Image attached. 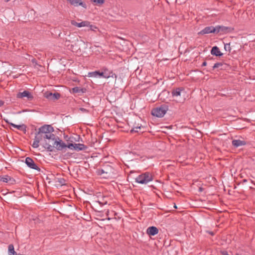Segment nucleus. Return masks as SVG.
I'll return each instance as SVG.
<instances>
[{
  "mask_svg": "<svg viewBox=\"0 0 255 255\" xmlns=\"http://www.w3.org/2000/svg\"><path fill=\"white\" fill-rule=\"evenodd\" d=\"M53 131V128L51 126L45 125L39 128L38 131L36 133L44 142L49 139H53L55 137V135L52 133Z\"/></svg>",
  "mask_w": 255,
  "mask_h": 255,
  "instance_id": "1",
  "label": "nucleus"
},
{
  "mask_svg": "<svg viewBox=\"0 0 255 255\" xmlns=\"http://www.w3.org/2000/svg\"><path fill=\"white\" fill-rule=\"evenodd\" d=\"M153 176L151 173L146 172L138 175L135 178V181L138 183L141 184H146L148 182L152 181Z\"/></svg>",
  "mask_w": 255,
  "mask_h": 255,
  "instance_id": "2",
  "label": "nucleus"
},
{
  "mask_svg": "<svg viewBox=\"0 0 255 255\" xmlns=\"http://www.w3.org/2000/svg\"><path fill=\"white\" fill-rule=\"evenodd\" d=\"M168 110L167 105L163 104L160 107H156L152 109L151 114L153 116L158 118H162L166 114Z\"/></svg>",
  "mask_w": 255,
  "mask_h": 255,
  "instance_id": "3",
  "label": "nucleus"
},
{
  "mask_svg": "<svg viewBox=\"0 0 255 255\" xmlns=\"http://www.w3.org/2000/svg\"><path fill=\"white\" fill-rule=\"evenodd\" d=\"M56 136L55 135V137L53 138V139H48L42 143L43 146L48 151H53V146L54 145V142L56 140Z\"/></svg>",
  "mask_w": 255,
  "mask_h": 255,
  "instance_id": "4",
  "label": "nucleus"
},
{
  "mask_svg": "<svg viewBox=\"0 0 255 255\" xmlns=\"http://www.w3.org/2000/svg\"><path fill=\"white\" fill-rule=\"evenodd\" d=\"M25 163L27 166L31 169H35L38 171H40V168L34 162V160L30 157H27L25 158Z\"/></svg>",
  "mask_w": 255,
  "mask_h": 255,
  "instance_id": "5",
  "label": "nucleus"
},
{
  "mask_svg": "<svg viewBox=\"0 0 255 255\" xmlns=\"http://www.w3.org/2000/svg\"><path fill=\"white\" fill-rule=\"evenodd\" d=\"M53 149L55 148L57 150H62L67 147V145L58 136L56 137Z\"/></svg>",
  "mask_w": 255,
  "mask_h": 255,
  "instance_id": "6",
  "label": "nucleus"
},
{
  "mask_svg": "<svg viewBox=\"0 0 255 255\" xmlns=\"http://www.w3.org/2000/svg\"><path fill=\"white\" fill-rule=\"evenodd\" d=\"M26 97L27 100L31 101L33 99L32 95L28 91H24L22 92H18L16 95L18 99H22Z\"/></svg>",
  "mask_w": 255,
  "mask_h": 255,
  "instance_id": "7",
  "label": "nucleus"
},
{
  "mask_svg": "<svg viewBox=\"0 0 255 255\" xmlns=\"http://www.w3.org/2000/svg\"><path fill=\"white\" fill-rule=\"evenodd\" d=\"M216 27L212 26L205 27L203 29L198 32L199 35H204L209 33H216Z\"/></svg>",
  "mask_w": 255,
  "mask_h": 255,
  "instance_id": "8",
  "label": "nucleus"
},
{
  "mask_svg": "<svg viewBox=\"0 0 255 255\" xmlns=\"http://www.w3.org/2000/svg\"><path fill=\"white\" fill-rule=\"evenodd\" d=\"M4 121L7 124H9L10 126H11L12 127L14 128H16L17 129L23 131L24 133L26 132V126L24 124H22L21 125H17L15 124H14L12 123H10L9 122V121L7 119H3Z\"/></svg>",
  "mask_w": 255,
  "mask_h": 255,
  "instance_id": "9",
  "label": "nucleus"
},
{
  "mask_svg": "<svg viewBox=\"0 0 255 255\" xmlns=\"http://www.w3.org/2000/svg\"><path fill=\"white\" fill-rule=\"evenodd\" d=\"M45 97L51 100H58L60 97V94L59 93H52L51 92H47L45 93Z\"/></svg>",
  "mask_w": 255,
  "mask_h": 255,
  "instance_id": "10",
  "label": "nucleus"
},
{
  "mask_svg": "<svg viewBox=\"0 0 255 255\" xmlns=\"http://www.w3.org/2000/svg\"><path fill=\"white\" fill-rule=\"evenodd\" d=\"M71 23L72 25L77 26L78 27H82L88 26L89 25V21H83L81 22H77L74 20H71Z\"/></svg>",
  "mask_w": 255,
  "mask_h": 255,
  "instance_id": "11",
  "label": "nucleus"
},
{
  "mask_svg": "<svg viewBox=\"0 0 255 255\" xmlns=\"http://www.w3.org/2000/svg\"><path fill=\"white\" fill-rule=\"evenodd\" d=\"M158 229L154 226L148 227L146 230V233L149 236H154L158 233Z\"/></svg>",
  "mask_w": 255,
  "mask_h": 255,
  "instance_id": "12",
  "label": "nucleus"
},
{
  "mask_svg": "<svg viewBox=\"0 0 255 255\" xmlns=\"http://www.w3.org/2000/svg\"><path fill=\"white\" fill-rule=\"evenodd\" d=\"M72 5L75 6L81 5L84 8H86V4L83 2L81 0H67Z\"/></svg>",
  "mask_w": 255,
  "mask_h": 255,
  "instance_id": "13",
  "label": "nucleus"
},
{
  "mask_svg": "<svg viewBox=\"0 0 255 255\" xmlns=\"http://www.w3.org/2000/svg\"><path fill=\"white\" fill-rule=\"evenodd\" d=\"M113 169L110 166H107L104 167L103 169H101V174L106 173L107 174V177H109L111 173H113Z\"/></svg>",
  "mask_w": 255,
  "mask_h": 255,
  "instance_id": "14",
  "label": "nucleus"
},
{
  "mask_svg": "<svg viewBox=\"0 0 255 255\" xmlns=\"http://www.w3.org/2000/svg\"><path fill=\"white\" fill-rule=\"evenodd\" d=\"M211 53L212 55L216 56H221L223 55V53L221 52L219 48L217 46H214L212 48Z\"/></svg>",
  "mask_w": 255,
  "mask_h": 255,
  "instance_id": "15",
  "label": "nucleus"
},
{
  "mask_svg": "<svg viewBox=\"0 0 255 255\" xmlns=\"http://www.w3.org/2000/svg\"><path fill=\"white\" fill-rule=\"evenodd\" d=\"M245 144L246 142L244 140H241L239 139H234L232 141V145L236 147L244 145Z\"/></svg>",
  "mask_w": 255,
  "mask_h": 255,
  "instance_id": "16",
  "label": "nucleus"
},
{
  "mask_svg": "<svg viewBox=\"0 0 255 255\" xmlns=\"http://www.w3.org/2000/svg\"><path fill=\"white\" fill-rule=\"evenodd\" d=\"M87 148V146L82 143H75V150L77 151L84 150Z\"/></svg>",
  "mask_w": 255,
  "mask_h": 255,
  "instance_id": "17",
  "label": "nucleus"
},
{
  "mask_svg": "<svg viewBox=\"0 0 255 255\" xmlns=\"http://www.w3.org/2000/svg\"><path fill=\"white\" fill-rule=\"evenodd\" d=\"M73 93H84L86 90L85 88H81L78 87H75L72 89Z\"/></svg>",
  "mask_w": 255,
  "mask_h": 255,
  "instance_id": "18",
  "label": "nucleus"
},
{
  "mask_svg": "<svg viewBox=\"0 0 255 255\" xmlns=\"http://www.w3.org/2000/svg\"><path fill=\"white\" fill-rule=\"evenodd\" d=\"M41 141L39 137V135H37V134H35V138L34 139L33 143L32 145L33 148H37L39 147V143Z\"/></svg>",
  "mask_w": 255,
  "mask_h": 255,
  "instance_id": "19",
  "label": "nucleus"
},
{
  "mask_svg": "<svg viewBox=\"0 0 255 255\" xmlns=\"http://www.w3.org/2000/svg\"><path fill=\"white\" fill-rule=\"evenodd\" d=\"M183 91V90L180 88H176L175 90H173L172 91V95L173 96L177 97L179 96H181L182 92Z\"/></svg>",
  "mask_w": 255,
  "mask_h": 255,
  "instance_id": "20",
  "label": "nucleus"
},
{
  "mask_svg": "<svg viewBox=\"0 0 255 255\" xmlns=\"http://www.w3.org/2000/svg\"><path fill=\"white\" fill-rule=\"evenodd\" d=\"M228 29V27L224 26L218 25L216 26V33H218L220 32H225Z\"/></svg>",
  "mask_w": 255,
  "mask_h": 255,
  "instance_id": "21",
  "label": "nucleus"
},
{
  "mask_svg": "<svg viewBox=\"0 0 255 255\" xmlns=\"http://www.w3.org/2000/svg\"><path fill=\"white\" fill-rule=\"evenodd\" d=\"M8 252L9 255H16V253L15 252L14 247L12 244L8 246Z\"/></svg>",
  "mask_w": 255,
  "mask_h": 255,
  "instance_id": "22",
  "label": "nucleus"
},
{
  "mask_svg": "<svg viewBox=\"0 0 255 255\" xmlns=\"http://www.w3.org/2000/svg\"><path fill=\"white\" fill-rule=\"evenodd\" d=\"M11 179L12 178L8 175L0 177V181L5 183H7L9 181L11 180Z\"/></svg>",
  "mask_w": 255,
  "mask_h": 255,
  "instance_id": "23",
  "label": "nucleus"
},
{
  "mask_svg": "<svg viewBox=\"0 0 255 255\" xmlns=\"http://www.w3.org/2000/svg\"><path fill=\"white\" fill-rule=\"evenodd\" d=\"M93 3H95L96 5H101L105 2V0H90Z\"/></svg>",
  "mask_w": 255,
  "mask_h": 255,
  "instance_id": "24",
  "label": "nucleus"
},
{
  "mask_svg": "<svg viewBox=\"0 0 255 255\" xmlns=\"http://www.w3.org/2000/svg\"><path fill=\"white\" fill-rule=\"evenodd\" d=\"M99 71H96L92 72H89L88 73L89 77H98Z\"/></svg>",
  "mask_w": 255,
  "mask_h": 255,
  "instance_id": "25",
  "label": "nucleus"
},
{
  "mask_svg": "<svg viewBox=\"0 0 255 255\" xmlns=\"http://www.w3.org/2000/svg\"><path fill=\"white\" fill-rule=\"evenodd\" d=\"M224 49L226 51L230 52L231 50V48L230 47V43H226L224 44Z\"/></svg>",
  "mask_w": 255,
  "mask_h": 255,
  "instance_id": "26",
  "label": "nucleus"
},
{
  "mask_svg": "<svg viewBox=\"0 0 255 255\" xmlns=\"http://www.w3.org/2000/svg\"><path fill=\"white\" fill-rule=\"evenodd\" d=\"M140 126H136V127H134L132 129H131L130 130V132L131 133H133V132H137L138 131V129H140Z\"/></svg>",
  "mask_w": 255,
  "mask_h": 255,
  "instance_id": "27",
  "label": "nucleus"
},
{
  "mask_svg": "<svg viewBox=\"0 0 255 255\" xmlns=\"http://www.w3.org/2000/svg\"><path fill=\"white\" fill-rule=\"evenodd\" d=\"M222 65H223V64L222 63H216L213 66V69H215L219 68L220 67L222 66Z\"/></svg>",
  "mask_w": 255,
  "mask_h": 255,
  "instance_id": "28",
  "label": "nucleus"
},
{
  "mask_svg": "<svg viewBox=\"0 0 255 255\" xmlns=\"http://www.w3.org/2000/svg\"><path fill=\"white\" fill-rule=\"evenodd\" d=\"M98 76L99 77H103L106 78H109L110 77V76L105 75L104 74V72H100V71H99Z\"/></svg>",
  "mask_w": 255,
  "mask_h": 255,
  "instance_id": "29",
  "label": "nucleus"
},
{
  "mask_svg": "<svg viewBox=\"0 0 255 255\" xmlns=\"http://www.w3.org/2000/svg\"><path fill=\"white\" fill-rule=\"evenodd\" d=\"M67 147L69 148L70 149L75 150V143H69L67 145Z\"/></svg>",
  "mask_w": 255,
  "mask_h": 255,
  "instance_id": "30",
  "label": "nucleus"
},
{
  "mask_svg": "<svg viewBox=\"0 0 255 255\" xmlns=\"http://www.w3.org/2000/svg\"><path fill=\"white\" fill-rule=\"evenodd\" d=\"M88 27H89L90 28V30H91L92 31H95V29H97V27L96 26L93 25H91L90 22H89V25Z\"/></svg>",
  "mask_w": 255,
  "mask_h": 255,
  "instance_id": "31",
  "label": "nucleus"
},
{
  "mask_svg": "<svg viewBox=\"0 0 255 255\" xmlns=\"http://www.w3.org/2000/svg\"><path fill=\"white\" fill-rule=\"evenodd\" d=\"M79 110L82 113H88V110L84 108H80Z\"/></svg>",
  "mask_w": 255,
  "mask_h": 255,
  "instance_id": "32",
  "label": "nucleus"
},
{
  "mask_svg": "<svg viewBox=\"0 0 255 255\" xmlns=\"http://www.w3.org/2000/svg\"><path fill=\"white\" fill-rule=\"evenodd\" d=\"M222 254L223 255H229V254H228V253H227V252H226V251H224V252H223L222 253Z\"/></svg>",
  "mask_w": 255,
  "mask_h": 255,
  "instance_id": "33",
  "label": "nucleus"
},
{
  "mask_svg": "<svg viewBox=\"0 0 255 255\" xmlns=\"http://www.w3.org/2000/svg\"><path fill=\"white\" fill-rule=\"evenodd\" d=\"M31 62L33 63H34L35 64H36V60L35 59L33 58L31 60Z\"/></svg>",
  "mask_w": 255,
  "mask_h": 255,
  "instance_id": "34",
  "label": "nucleus"
},
{
  "mask_svg": "<svg viewBox=\"0 0 255 255\" xmlns=\"http://www.w3.org/2000/svg\"><path fill=\"white\" fill-rule=\"evenodd\" d=\"M4 104V102L3 101L0 100V107H1Z\"/></svg>",
  "mask_w": 255,
  "mask_h": 255,
  "instance_id": "35",
  "label": "nucleus"
},
{
  "mask_svg": "<svg viewBox=\"0 0 255 255\" xmlns=\"http://www.w3.org/2000/svg\"><path fill=\"white\" fill-rule=\"evenodd\" d=\"M206 65H207V62L206 61L203 62L202 64V66H206Z\"/></svg>",
  "mask_w": 255,
  "mask_h": 255,
  "instance_id": "36",
  "label": "nucleus"
},
{
  "mask_svg": "<svg viewBox=\"0 0 255 255\" xmlns=\"http://www.w3.org/2000/svg\"><path fill=\"white\" fill-rule=\"evenodd\" d=\"M98 202L99 203V204H102V205L107 204V202H106L105 203H102L101 201H99Z\"/></svg>",
  "mask_w": 255,
  "mask_h": 255,
  "instance_id": "37",
  "label": "nucleus"
},
{
  "mask_svg": "<svg viewBox=\"0 0 255 255\" xmlns=\"http://www.w3.org/2000/svg\"><path fill=\"white\" fill-rule=\"evenodd\" d=\"M174 207H175V208H177V207L176 206V205H175V206H174Z\"/></svg>",
  "mask_w": 255,
  "mask_h": 255,
  "instance_id": "38",
  "label": "nucleus"
}]
</instances>
